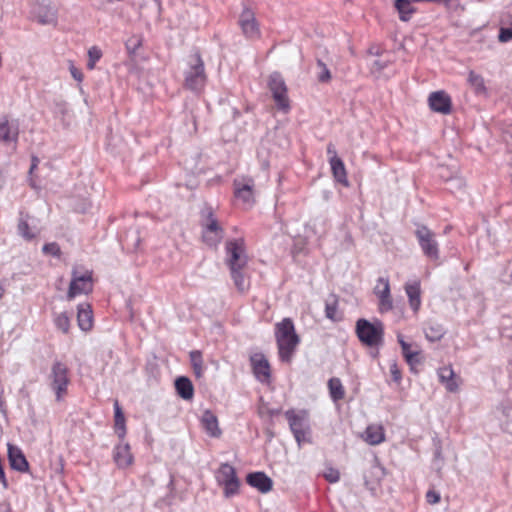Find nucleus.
<instances>
[{
  "instance_id": "obj_1",
  "label": "nucleus",
  "mask_w": 512,
  "mask_h": 512,
  "mask_svg": "<svg viewBox=\"0 0 512 512\" xmlns=\"http://www.w3.org/2000/svg\"><path fill=\"white\" fill-rule=\"evenodd\" d=\"M225 251V263L229 268L234 285L239 292L244 293L249 288V280L245 274L249 258L244 238L239 237L228 240L225 245Z\"/></svg>"
},
{
  "instance_id": "obj_2",
  "label": "nucleus",
  "mask_w": 512,
  "mask_h": 512,
  "mask_svg": "<svg viewBox=\"0 0 512 512\" xmlns=\"http://www.w3.org/2000/svg\"><path fill=\"white\" fill-rule=\"evenodd\" d=\"M275 337L279 358L283 362H290L300 342L296 334L294 323L290 318H284L275 326Z\"/></svg>"
},
{
  "instance_id": "obj_3",
  "label": "nucleus",
  "mask_w": 512,
  "mask_h": 512,
  "mask_svg": "<svg viewBox=\"0 0 512 512\" xmlns=\"http://www.w3.org/2000/svg\"><path fill=\"white\" fill-rule=\"evenodd\" d=\"M284 415L298 446L301 447L303 444L311 443L312 431L308 411L289 409Z\"/></svg>"
},
{
  "instance_id": "obj_4",
  "label": "nucleus",
  "mask_w": 512,
  "mask_h": 512,
  "mask_svg": "<svg viewBox=\"0 0 512 512\" xmlns=\"http://www.w3.org/2000/svg\"><path fill=\"white\" fill-rule=\"evenodd\" d=\"M355 332L359 341L367 347H379L384 341V325L380 320L370 322L360 318L356 321Z\"/></svg>"
},
{
  "instance_id": "obj_5",
  "label": "nucleus",
  "mask_w": 512,
  "mask_h": 512,
  "mask_svg": "<svg viewBox=\"0 0 512 512\" xmlns=\"http://www.w3.org/2000/svg\"><path fill=\"white\" fill-rule=\"evenodd\" d=\"M205 64L199 51L190 56L189 68L184 74V87L194 92H202L206 86Z\"/></svg>"
},
{
  "instance_id": "obj_6",
  "label": "nucleus",
  "mask_w": 512,
  "mask_h": 512,
  "mask_svg": "<svg viewBox=\"0 0 512 512\" xmlns=\"http://www.w3.org/2000/svg\"><path fill=\"white\" fill-rule=\"evenodd\" d=\"M215 479L219 486L223 487V496L231 498L239 493L240 480L236 469L228 464L222 463L215 472Z\"/></svg>"
},
{
  "instance_id": "obj_7",
  "label": "nucleus",
  "mask_w": 512,
  "mask_h": 512,
  "mask_svg": "<svg viewBox=\"0 0 512 512\" xmlns=\"http://www.w3.org/2000/svg\"><path fill=\"white\" fill-rule=\"evenodd\" d=\"M415 236L424 256L430 261H438L440 249L436 233L429 229L428 226H418Z\"/></svg>"
},
{
  "instance_id": "obj_8",
  "label": "nucleus",
  "mask_w": 512,
  "mask_h": 512,
  "mask_svg": "<svg viewBox=\"0 0 512 512\" xmlns=\"http://www.w3.org/2000/svg\"><path fill=\"white\" fill-rule=\"evenodd\" d=\"M92 275L93 273L91 270H85L83 273H80L78 267H74L72 269V278L67 292V298L71 300L77 295L88 294L92 292Z\"/></svg>"
},
{
  "instance_id": "obj_9",
  "label": "nucleus",
  "mask_w": 512,
  "mask_h": 512,
  "mask_svg": "<svg viewBox=\"0 0 512 512\" xmlns=\"http://www.w3.org/2000/svg\"><path fill=\"white\" fill-rule=\"evenodd\" d=\"M268 87L277 108L284 113H288L290 111V100L288 97V89L282 76L279 73L270 75Z\"/></svg>"
},
{
  "instance_id": "obj_10",
  "label": "nucleus",
  "mask_w": 512,
  "mask_h": 512,
  "mask_svg": "<svg viewBox=\"0 0 512 512\" xmlns=\"http://www.w3.org/2000/svg\"><path fill=\"white\" fill-rule=\"evenodd\" d=\"M234 198L237 204L243 207H251L255 203L254 187L255 183L251 177H242L234 179Z\"/></svg>"
},
{
  "instance_id": "obj_11",
  "label": "nucleus",
  "mask_w": 512,
  "mask_h": 512,
  "mask_svg": "<svg viewBox=\"0 0 512 512\" xmlns=\"http://www.w3.org/2000/svg\"><path fill=\"white\" fill-rule=\"evenodd\" d=\"M51 388L56 394L57 401H60L67 392L69 384L68 368L60 362L55 361L51 368Z\"/></svg>"
},
{
  "instance_id": "obj_12",
  "label": "nucleus",
  "mask_w": 512,
  "mask_h": 512,
  "mask_svg": "<svg viewBox=\"0 0 512 512\" xmlns=\"http://www.w3.org/2000/svg\"><path fill=\"white\" fill-rule=\"evenodd\" d=\"M239 25L243 34L250 39L260 37V28L255 13L250 8H245L239 16Z\"/></svg>"
},
{
  "instance_id": "obj_13",
  "label": "nucleus",
  "mask_w": 512,
  "mask_h": 512,
  "mask_svg": "<svg viewBox=\"0 0 512 512\" xmlns=\"http://www.w3.org/2000/svg\"><path fill=\"white\" fill-rule=\"evenodd\" d=\"M428 105L432 111L440 114L447 115L452 111V99L444 90L430 93L428 97Z\"/></svg>"
},
{
  "instance_id": "obj_14",
  "label": "nucleus",
  "mask_w": 512,
  "mask_h": 512,
  "mask_svg": "<svg viewBox=\"0 0 512 512\" xmlns=\"http://www.w3.org/2000/svg\"><path fill=\"white\" fill-rule=\"evenodd\" d=\"M252 371L256 379L262 383L270 380V365L265 355L262 353H254L250 356Z\"/></svg>"
},
{
  "instance_id": "obj_15",
  "label": "nucleus",
  "mask_w": 512,
  "mask_h": 512,
  "mask_svg": "<svg viewBox=\"0 0 512 512\" xmlns=\"http://www.w3.org/2000/svg\"><path fill=\"white\" fill-rule=\"evenodd\" d=\"M375 295L379 298V310L384 313L393 308L392 298L390 294L389 279L380 277L374 288Z\"/></svg>"
},
{
  "instance_id": "obj_16",
  "label": "nucleus",
  "mask_w": 512,
  "mask_h": 512,
  "mask_svg": "<svg viewBox=\"0 0 512 512\" xmlns=\"http://www.w3.org/2000/svg\"><path fill=\"white\" fill-rule=\"evenodd\" d=\"M8 460L10 467L21 473L29 471V463L23 453V451L16 445L8 444Z\"/></svg>"
},
{
  "instance_id": "obj_17",
  "label": "nucleus",
  "mask_w": 512,
  "mask_h": 512,
  "mask_svg": "<svg viewBox=\"0 0 512 512\" xmlns=\"http://www.w3.org/2000/svg\"><path fill=\"white\" fill-rule=\"evenodd\" d=\"M247 483L261 493H268L272 490L273 481L264 472L249 473L246 477Z\"/></svg>"
},
{
  "instance_id": "obj_18",
  "label": "nucleus",
  "mask_w": 512,
  "mask_h": 512,
  "mask_svg": "<svg viewBox=\"0 0 512 512\" xmlns=\"http://www.w3.org/2000/svg\"><path fill=\"white\" fill-rule=\"evenodd\" d=\"M19 136V128L17 125L10 123L7 115L0 116V142L16 143Z\"/></svg>"
},
{
  "instance_id": "obj_19",
  "label": "nucleus",
  "mask_w": 512,
  "mask_h": 512,
  "mask_svg": "<svg viewBox=\"0 0 512 512\" xmlns=\"http://www.w3.org/2000/svg\"><path fill=\"white\" fill-rule=\"evenodd\" d=\"M202 428L213 438H219L222 431L219 427L218 418L211 410H205L200 419Z\"/></svg>"
},
{
  "instance_id": "obj_20",
  "label": "nucleus",
  "mask_w": 512,
  "mask_h": 512,
  "mask_svg": "<svg viewBox=\"0 0 512 512\" xmlns=\"http://www.w3.org/2000/svg\"><path fill=\"white\" fill-rule=\"evenodd\" d=\"M202 241L209 247H217L224 237L222 226H204Z\"/></svg>"
},
{
  "instance_id": "obj_21",
  "label": "nucleus",
  "mask_w": 512,
  "mask_h": 512,
  "mask_svg": "<svg viewBox=\"0 0 512 512\" xmlns=\"http://www.w3.org/2000/svg\"><path fill=\"white\" fill-rule=\"evenodd\" d=\"M405 292L411 309L417 313L421 306V288L420 282L414 281L405 285Z\"/></svg>"
},
{
  "instance_id": "obj_22",
  "label": "nucleus",
  "mask_w": 512,
  "mask_h": 512,
  "mask_svg": "<svg viewBox=\"0 0 512 512\" xmlns=\"http://www.w3.org/2000/svg\"><path fill=\"white\" fill-rule=\"evenodd\" d=\"M438 377H439L440 382L443 385H445V388L449 392H456L458 390V388H459L458 378L450 366L439 368Z\"/></svg>"
},
{
  "instance_id": "obj_23",
  "label": "nucleus",
  "mask_w": 512,
  "mask_h": 512,
  "mask_svg": "<svg viewBox=\"0 0 512 512\" xmlns=\"http://www.w3.org/2000/svg\"><path fill=\"white\" fill-rule=\"evenodd\" d=\"M329 163L334 179L344 186L349 185L347 171L344 162L338 156L329 157Z\"/></svg>"
},
{
  "instance_id": "obj_24",
  "label": "nucleus",
  "mask_w": 512,
  "mask_h": 512,
  "mask_svg": "<svg viewBox=\"0 0 512 512\" xmlns=\"http://www.w3.org/2000/svg\"><path fill=\"white\" fill-rule=\"evenodd\" d=\"M114 460L118 467L125 468L132 463L133 457L130 453V446L127 443L119 444L114 450Z\"/></svg>"
},
{
  "instance_id": "obj_25",
  "label": "nucleus",
  "mask_w": 512,
  "mask_h": 512,
  "mask_svg": "<svg viewBox=\"0 0 512 512\" xmlns=\"http://www.w3.org/2000/svg\"><path fill=\"white\" fill-rule=\"evenodd\" d=\"M78 326L82 331H88L92 327L93 316L92 310L88 304L78 306L77 313Z\"/></svg>"
},
{
  "instance_id": "obj_26",
  "label": "nucleus",
  "mask_w": 512,
  "mask_h": 512,
  "mask_svg": "<svg viewBox=\"0 0 512 512\" xmlns=\"http://www.w3.org/2000/svg\"><path fill=\"white\" fill-rule=\"evenodd\" d=\"M364 440L370 445H378L385 440L384 429L381 425H369L364 432Z\"/></svg>"
},
{
  "instance_id": "obj_27",
  "label": "nucleus",
  "mask_w": 512,
  "mask_h": 512,
  "mask_svg": "<svg viewBox=\"0 0 512 512\" xmlns=\"http://www.w3.org/2000/svg\"><path fill=\"white\" fill-rule=\"evenodd\" d=\"M175 388L178 395L184 400H191L194 395L193 384L187 377H179L175 381Z\"/></svg>"
},
{
  "instance_id": "obj_28",
  "label": "nucleus",
  "mask_w": 512,
  "mask_h": 512,
  "mask_svg": "<svg viewBox=\"0 0 512 512\" xmlns=\"http://www.w3.org/2000/svg\"><path fill=\"white\" fill-rule=\"evenodd\" d=\"M394 6L399 14V18L403 22L411 19L416 9L411 5L409 0H395Z\"/></svg>"
},
{
  "instance_id": "obj_29",
  "label": "nucleus",
  "mask_w": 512,
  "mask_h": 512,
  "mask_svg": "<svg viewBox=\"0 0 512 512\" xmlns=\"http://www.w3.org/2000/svg\"><path fill=\"white\" fill-rule=\"evenodd\" d=\"M325 316L332 321L341 320V315L338 312V297L331 294L325 303Z\"/></svg>"
},
{
  "instance_id": "obj_30",
  "label": "nucleus",
  "mask_w": 512,
  "mask_h": 512,
  "mask_svg": "<svg viewBox=\"0 0 512 512\" xmlns=\"http://www.w3.org/2000/svg\"><path fill=\"white\" fill-rule=\"evenodd\" d=\"M328 388L331 399L334 402L340 401L345 396V390L339 378L333 377L328 381Z\"/></svg>"
},
{
  "instance_id": "obj_31",
  "label": "nucleus",
  "mask_w": 512,
  "mask_h": 512,
  "mask_svg": "<svg viewBox=\"0 0 512 512\" xmlns=\"http://www.w3.org/2000/svg\"><path fill=\"white\" fill-rule=\"evenodd\" d=\"M425 337L431 342L439 341L445 334L441 324L430 322L424 329Z\"/></svg>"
},
{
  "instance_id": "obj_32",
  "label": "nucleus",
  "mask_w": 512,
  "mask_h": 512,
  "mask_svg": "<svg viewBox=\"0 0 512 512\" xmlns=\"http://www.w3.org/2000/svg\"><path fill=\"white\" fill-rule=\"evenodd\" d=\"M114 410H115L116 433L118 434L119 438L123 439L126 434L125 417H124L121 407L119 406L118 401H115V403H114Z\"/></svg>"
},
{
  "instance_id": "obj_33",
  "label": "nucleus",
  "mask_w": 512,
  "mask_h": 512,
  "mask_svg": "<svg viewBox=\"0 0 512 512\" xmlns=\"http://www.w3.org/2000/svg\"><path fill=\"white\" fill-rule=\"evenodd\" d=\"M189 356L195 376L201 378L204 374L202 353L198 350H193L189 353Z\"/></svg>"
},
{
  "instance_id": "obj_34",
  "label": "nucleus",
  "mask_w": 512,
  "mask_h": 512,
  "mask_svg": "<svg viewBox=\"0 0 512 512\" xmlns=\"http://www.w3.org/2000/svg\"><path fill=\"white\" fill-rule=\"evenodd\" d=\"M142 45H143L142 35H132L125 42V47H126L128 55L130 57H135L138 50L142 47Z\"/></svg>"
},
{
  "instance_id": "obj_35",
  "label": "nucleus",
  "mask_w": 512,
  "mask_h": 512,
  "mask_svg": "<svg viewBox=\"0 0 512 512\" xmlns=\"http://www.w3.org/2000/svg\"><path fill=\"white\" fill-rule=\"evenodd\" d=\"M468 82L472 87H474L477 93L484 92L486 89L483 77L479 74H476L474 71L469 73Z\"/></svg>"
},
{
  "instance_id": "obj_36",
  "label": "nucleus",
  "mask_w": 512,
  "mask_h": 512,
  "mask_svg": "<svg viewBox=\"0 0 512 512\" xmlns=\"http://www.w3.org/2000/svg\"><path fill=\"white\" fill-rule=\"evenodd\" d=\"M54 324L57 329L61 330L63 333H68L70 328V319L66 313H60L55 316Z\"/></svg>"
},
{
  "instance_id": "obj_37",
  "label": "nucleus",
  "mask_w": 512,
  "mask_h": 512,
  "mask_svg": "<svg viewBox=\"0 0 512 512\" xmlns=\"http://www.w3.org/2000/svg\"><path fill=\"white\" fill-rule=\"evenodd\" d=\"M88 57H89V59H88V63H87V68L89 70H93L96 66L97 61H99L100 58L102 57V51L97 46H92L88 50Z\"/></svg>"
},
{
  "instance_id": "obj_38",
  "label": "nucleus",
  "mask_w": 512,
  "mask_h": 512,
  "mask_svg": "<svg viewBox=\"0 0 512 512\" xmlns=\"http://www.w3.org/2000/svg\"><path fill=\"white\" fill-rule=\"evenodd\" d=\"M317 66L321 69V72L318 74V81L321 83H328L331 81V72L328 69L327 65L320 59L317 60Z\"/></svg>"
},
{
  "instance_id": "obj_39",
  "label": "nucleus",
  "mask_w": 512,
  "mask_h": 512,
  "mask_svg": "<svg viewBox=\"0 0 512 512\" xmlns=\"http://www.w3.org/2000/svg\"><path fill=\"white\" fill-rule=\"evenodd\" d=\"M42 251L45 253V254H51L53 256H56V257H59L60 254H61V250H60V247L57 243L55 242H51V243H46L43 248H42Z\"/></svg>"
},
{
  "instance_id": "obj_40",
  "label": "nucleus",
  "mask_w": 512,
  "mask_h": 512,
  "mask_svg": "<svg viewBox=\"0 0 512 512\" xmlns=\"http://www.w3.org/2000/svg\"><path fill=\"white\" fill-rule=\"evenodd\" d=\"M18 234L26 240H32L36 236L31 226H18Z\"/></svg>"
},
{
  "instance_id": "obj_41",
  "label": "nucleus",
  "mask_w": 512,
  "mask_h": 512,
  "mask_svg": "<svg viewBox=\"0 0 512 512\" xmlns=\"http://www.w3.org/2000/svg\"><path fill=\"white\" fill-rule=\"evenodd\" d=\"M498 40L501 43H507L512 40V28L501 27L499 29Z\"/></svg>"
},
{
  "instance_id": "obj_42",
  "label": "nucleus",
  "mask_w": 512,
  "mask_h": 512,
  "mask_svg": "<svg viewBox=\"0 0 512 512\" xmlns=\"http://www.w3.org/2000/svg\"><path fill=\"white\" fill-rule=\"evenodd\" d=\"M325 479L330 483H336L340 479V473L335 468H328L324 473Z\"/></svg>"
},
{
  "instance_id": "obj_43",
  "label": "nucleus",
  "mask_w": 512,
  "mask_h": 512,
  "mask_svg": "<svg viewBox=\"0 0 512 512\" xmlns=\"http://www.w3.org/2000/svg\"><path fill=\"white\" fill-rule=\"evenodd\" d=\"M390 373H391L393 381H395V382L401 381V378H402L401 371H400L396 361H393L390 364Z\"/></svg>"
},
{
  "instance_id": "obj_44",
  "label": "nucleus",
  "mask_w": 512,
  "mask_h": 512,
  "mask_svg": "<svg viewBox=\"0 0 512 512\" xmlns=\"http://www.w3.org/2000/svg\"><path fill=\"white\" fill-rule=\"evenodd\" d=\"M426 500L431 505L437 504L440 501V494L435 490H428Z\"/></svg>"
},
{
  "instance_id": "obj_45",
  "label": "nucleus",
  "mask_w": 512,
  "mask_h": 512,
  "mask_svg": "<svg viewBox=\"0 0 512 512\" xmlns=\"http://www.w3.org/2000/svg\"><path fill=\"white\" fill-rule=\"evenodd\" d=\"M202 214L204 217L207 218V224H211V225L217 224V220L214 217L213 211L210 207L204 208L202 211Z\"/></svg>"
},
{
  "instance_id": "obj_46",
  "label": "nucleus",
  "mask_w": 512,
  "mask_h": 512,
  "mask_svg": "<svg viewBox=\"0 0 512 512\" xmlns=\"http://www.w3.org/2000/svg\"><path fill=\"white\" fill-rule=\"evenodd\" d=\"M398 342L401 346V349H402V353H403V356L406 357L407 354H411L413 353L411 350H410V344L407 343L403 337L401 335H398Z\"/></svg>"
},
{
  "instance_id": "obj_47",
  "label": "nucleus",
  "mask_w": 512,
  "mask_h": 512,
  "mask_svg": "<svg viewBox=\"0 0 512 512\" xmlns=\"http://www.w3.org/2000/svg\"><path fill=\"white\" fill-rule=\"evenodd\" d=\"M70 73L72 77L77 80L78 82H82L83 80V73L80 69L76 68L72 63L70 64Z\"/></svg>"
},
{
  "instance_id": "obj_48",
  "label": "nucleus",
  "mask_w": 512,
  "mask_h": 512,
  "mask_svg": "<svg viewBox=\"0 0 512 512\" xmlns=\"http://www.w3.org/2000/svg\"><path fill=\"white\" fill-rule=\"evenodd\" d=\"M418 355H419V352L416 351L411 354H407L406 357H404V358L410 366H413L414 364L419 363Z\"/></svg>"
},
{
  "instance_id": "obj_49",
  "label": "nucleus",
  "mask_w": 512,
  "mask_h": 512,
  "mask_svg": "<svg viewBox=\"0 0 512 512\" xmlns=\"http://www.w3.org/2000/svg\"><path fill=\"white\" fill-rule=\"evenodd\" d=\"M434 461L439 462L438 469L440 470L442 462H443V456H442V451H441L440 447L435 450Z\"/></svg>"
},
{
  "instance_id": "obj_50",
  "label": "nucleus",
  "mask_w": 512,
  "mask_h": 512,
  "mask_svg": "<svg viewBox=\"0 0 512 512\" xmlns=\"http://www.w3.org/2000/svg\"><path fill=\"white\" fill-rule=\"evenodd\" d=\"M327 154L330 156V157H334V156H337V153H336V150H335V147L333 144H329L327 146Z\"/></svg>"
},
{
  "instance_id": "obj_51",
  "label": "nucleus",
  "mask_w": 512,
  "mask_h": 512,
  "mask_svg": "<svg viewBox=\"0 0 512 512\" xmlns=\"http://www.w3.org/2000/svg\"><path fill=\"white\" fill-rule=\"evenodd\" d=\"M38 163H39L38 158L36 156L32 157V165H31V168H30V173H32L33 170L37 168Z\"/></svg>"
},
{
  "instance_id": "obj_52",
  "label": "nucleus",
  "mask_w": 512,
  "mask_h": 512,
  "mask_svg": "<svg viewBox=\"0 0 512 512\" xmlns=\"http://www.w3.org/2000/svg\"><path fill=\"white\" fill-rule=\"evenodd\" d=\"M279 413V410H274V409H267V414L270 416V417H273L274 415L278 414Z\"/></svg>"
},
{
  "instance_id": "obj_53",
  "label": "nucleus",
  "mask_w": 512,
  "mask_h": 512,
  "mask_svg": "<svg viewBox=\"0 0 512 512\" xmlns=\"http://www.w3.org/2000/svg\"><path fill=\"white\" fill-rule=\"evenodd\" d=\"M267 409L266 407H260L259 408V415L260 416H263L264 414H267Z\"/></svg>"
},
{
  "instance_id": "obj_54",
  "label": "nucleus",
  "mask_w": 512,
  "mask_h": 512,
  "mask_svg": "<svg viewBox=\"0 0 512 512\" xmlns=\"http://www.w3.org/2000/svg\"><path fill=\"white\" fill-rule=\"evenodd\" d=\"M5 294V288L3 287L2 284H0V300L3 298Z\"/></svg>"
}]
</instances>
